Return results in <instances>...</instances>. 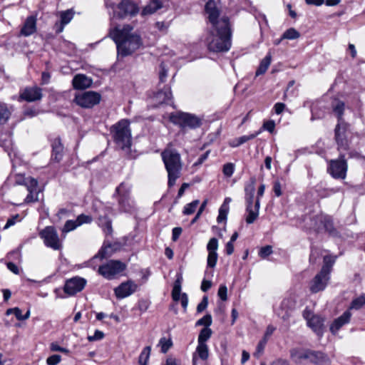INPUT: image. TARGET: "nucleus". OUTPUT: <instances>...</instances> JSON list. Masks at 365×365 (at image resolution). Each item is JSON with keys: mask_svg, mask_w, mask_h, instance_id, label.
Segmentation results:
<instances>
[{"mask_svg": "<svg viewBox=\"0 0 365 365\" xmlns=\"http://www.w3.org/2000/svg\"><path fill=\"white\" fill-rule=\"evenodd\" d=\"M199 202H200L198 200H195L192 201V202L187 204L184 207L183 214H185V215L192 214L195 211L197 205H199Z\"/></svg>", "mask_w": 365, "mask_h": 365, "instance_id": "37998d69", "label": "nucleus"}, {"mask_svg": "<svg viewBox=\"0 0 365 365\" xmlns=\"http://www.w3.org/2000/svg\"><path fill=\"white\" fill-rule=\"evenodd\" d=\"M133 29L132 26L125 25L110 31L109 36L116 44L118 56L125 57L131 55L143 45L140 35L133 32Z\"/></svg>", "mask_w": 365, "mask_h": 365, "instance_id": "f03ea898", "label": "nucleus"}, {"mask_svg": "<svg viewBox=\"0 0 365 365\" xmlns=\"http://www.w3.org/2000/svg\"><path fill=\"white\" fill-rule=\"evenodd\" d=\"M180 300L181 302L182 307L185 311L188 304L187 295L185 293H182L181 297L180 298Z\"/></svg>", "mask_w": 365, "mask_h": 365, "instance_id": "338daca9", "label": "nucleus"}, {"mask_svg": "<svg viewBox=\"0 0 365 365\" xmlns=\"http://www.w3.org/2000/svg\"><path fill=\"white\" fill-rule=\"evenodd\" d=\"M256 180L252 178L245 186V219L247 224H252L259 217L260 203L254 200Z\"/></svg>", "mask_w": 365, "mask_h": 365, "instance_id": "20e7f679", "label": "nucleus"}, {"mask_svg": "<svg viewBox=\"0 0 365 365\" xmlns=\"http://www.w3.org/2000/svg\"><path fill=\"white\" fill-rule=\"evenodd\" d=\"M52 158L56 162L61 160L63 158V146L59 138H55L52 142Z\"/></svg>", "mask_w": 365, "mask_h": 365, "instance_id": "a878e982", "label": "nucleus"}, {"mask_svg": "<svg viewBox=\"0 0 365 365\" xmlns=\"http://www.w3.org/2000/svg\"><path fill=\"white\" fill-rule=\"evenodd\" d=\"M165 365H182L180 361L176 359L169 357L167 359Z\"/></svg>", "mask_w": 365, "mask_h": 365, "instance_id": "774afa93", "label": "nucleus"}, {"mask_svg": "<svg viewBox=\"0 0 365 365\" xmlns=\"http://www.w3.org/2000/svg\"><path fill=\"white\" fill-rule=\"evenodd\" d=\"M337 146L339 145H337ZM348 148H349V147ZM337 149H339V147H337ZM348 150L349 149H347V150ZM338 150L340 153L339 158V159L331 160L329 161L328 171L334 178L345 179L348 165L345 160V155L343 152L346 151V150H341V151L339 150Z\"/></svg>", "mask_w": 365, "mask_h": 365, "instance_id": "6e6552de", "label": "nucleus"}, {"mask_svg": "<svg viewBox=\"0 0 365 365\" xmlns=\"http://www.w3.org/2000/svg\"><path fill=\"white\" fill-rule=\"evenodd\" d=\"M274 127L275 124L272 120L267 121L263 124V128L270 133H272L274 130Z\"/></svg>", "mask_w": 365, "mask_h": 365, "instance_id": "0e129e2a", "label": "nucleus"}, {"mask_svg": "<svg viewBox=\"0 0 365 365\" xmlns=\"http://www.w3.org/2000/svg\"><path fill=\"white\" fill-rule=\"evenodd\" d=\"M103 337H104V333L103 331H101L100 330H96L93 335L88 336V340L89 341H94L101 340Z\"/></svg>", "mask_w": 365, "mask_h": 365, "instance_id": "4d7b16f0", "label": "nucleus"}, {"mask_svg": "<svg viewBox=\"0 0 365 365\" xmlns=\"http://www.w3.org/2000/svg\"><path fill=\"white\" fill-rule=\"evenodd\" d=\"M212 317L210 314H206L202 318L200 319L197 322V326L204 325L205 327H209L212 324Z\"/></svg>", "mask_w": 365, "mask_h": 365, "instance_id": "de8ad7c7", "label": "nucleus"}, {"mask_svg": "<svg viewBox=\"0 0 365 365\" xmlns=\"http://www.w3.org/2000/svg\"><path fill=\"white\" fill-rule=\"evenodd\" d=\"M116 192L120 197L119 204L125 212H130L132 209V204L130 202V186L122 182L117 188Z\"/></svg>", "mask_w": 365, "mask_h": 365, "instance_id": "4468645a", "label": "nucleus"}, {"mask_svg": "<svg viewBox=\"0 0 365 365\" xmlns=\"http://www.w3.org/2000/svg\"><path fill=\"white\" fill-rule=\"evenodd\" d=\"M19 215H16L14 216H13L12 217L8 219L4 229V230H6L8 229L9 227L13 226L15 223H16V221L17 220H19Z\"/></svg>", "mask_w": 365, "mask_h": 365, "instance_id": "052dcab7", "label": "nucleus"}, {"mask_svg": "<svg viewBox=\"0 0 365 365\" xmlns=\"http://www.w3.org/2000/svg\"><path fill=\"white\" fill-rule=\"evenodd\" d=\"M39 235L41 238L43 240V242L46 247H51L54 250L61 249L62 245L54 227H46L40 232Z\"/></svg>", "mask_w": 365, "mask_h": 365, "instance_id": "9b49d317", "label": "nucleus"}, {"mask_svg": "<svg viewBox=\"0 0 365 365\" xmlns=\"http://www.w3.org/2000/svg\"><path fill=\"white\" fill-rule=\"evenodd\" d=\"M218 248V240L215 237L211 238L207 245V250L208 252H217V250Z\"/></svg>", "mask_w": 365, "mask_h": 365, "instance_id": "49530a36", "label": "nucleus"}, {"mask_svg": "<svg viewBox=\"0 0 365 365\" xmlns=\"http://www.w3.org/2000/svg\"><path fill=\"white\" fill-rule=\"evenodd\" d=\"M300 36L299 33L294 28H290L285 31L282 36V38L294 40Z\"/></svg>", "mask_w": 365, "mask_h": 365, "instance_id": "a19ab883", "label": "nucleus"}, {"mask_svg": "<svg viewBox=\"0 0 365 365\" xmlns=\"http://www.w3.org/2000/svg\"><path fill=\"white\" fill-rule=\"evenodd\" d=\"M36 31V19L35 16L27 17L21 30V34L24 36H29Z\"/></svg>", "mask_w": 365, "mask_h": 365, "instance_id": "b1692460", "label": "nucleus"}, {"mask_svg": "<svg viewBox=\"0 0 365 365\" xmlns=\"http://www.w3.org/2000/svg\"><path fill=\"white\" fill-rule=\"evenodd\" d=\"M78 226V225L76 220V221L68 220L66 222V224L64 225L62 232H68L72 231L74 229H76Z\"/></svg>", "mask_w": 365, "mask_h": 365, "instance_id": "8fccbe9b", "label": "nucleus"}, {"mask_svg": "<svg viewBox=\"0 0 365 365\" xmlns=\"http://www.w3.org/2000/svg\"><path fill=\"white\" fill-rule=\"evenodd\" d=\"M106 6L113 11L111 18L124 19L127 16H135L139 12L138 5L133 0H121L115 5L114 3L106 1Z\"/></svg>", "mask_w": 365, "mask_h": 365, "instance_id": "423d86ee", "label": "nucleus"}, {"mask_svg": "<svg viewBox=\"0 0 365 365\" xmlns=\"http://www.w3.org/2000/svg\"><path fill=\"white\" fill-rule=\"evenodd\" d=\"M11 115V111L4 103L0 104V124H4L7 122Z\"/></svg>", "mask_w": 365, "mask_h": 365, "instance_id": "e433bc0d", "label": "nucleus"}, {"mask_svg": "<svg viewBox=\"0 0 365 365\" xmlns=\"http://www.w3.org/2000/svg\"><path fill=\"white\" fill-rule=\"evenodd\" d=\"M309 361L317 365H329L330 359L323 352L310 350Z\"/></svg>", "mask_w": 365, "mask_h": 365, "instance_id": "4be33fe9", "label": "nucleus"}, {"mask_svg": "<svg viewBox=\"0 0 365 365\" xmlns=\"http://www.w3.org/2000/svg\"><path fill=\"white\" fill-rule=\"evenodd\" d=\"M344 107V103L341 101H335L332 103L333 111L338 118V123L335 128V140L340 151L341 150H347L349 148V142L346 135L349 125L344 122L342 118Z\"/></svg>", "mask_w": 365, "mask_h": 365, "instance_id": "39448f33", "label": "nucleus"}, {"mask_svg": "<svg viewBox=\"0 0 365 365\" xmlns=\"http://www.w3.org/2000/svg\"><path fill=\"white\" fill-rule=\"evenodd\" d=\"M272 253V247L267 245L260 249L259 255L261 258L264 259Z\"/></svg>", "mask_w": 365, "mask_h": 365, "instance_id": "864d4df0", "label": "nucleus"}, {"mask_svg": "<svg viewBox=\"0 0 365 365\" xmlns=\"http://www.w3.org/2000/svg\"><path fill=\"white\" fill-rule=\"evenodd\" d=\"M109 211L110 210L106 208L104 213L105 215H99L98 219L99 226L103 229V231L107 235H110L113 232L111 220L107 217V214Z\"/></svg>", "mask_w": 365, "mask_h": 365, "instance_id": "bb28decb", "label": "nucleus"}, {"mask_svg": "<svg viewBox=\"0 0 365 365\" xmlns=\"http://www.w3.org/2000/svg\"><path fill=\"white\" fill-rule=\"evenodd\" d=\"M217 252H208L207 266L212 268L215 267L217 264Z\"/></svg>", "mask_w": 365, "mask_h": 365, "instance_id": "09e8293b", "label": "nucleus"}, {"mask_svg": "<svg viewBox=\"0 0 365 365\" xmlns=\"http://www.w3.org/2000/svg\"><path fill=\"white\" fill-rule=\"evenodd\" d=\"M329 280V275L326 273H322V272L320 271L311 282L309 287L310 291L312 293H317L324 290L327 287Z\"/></svg>", "mask_w": 365, "mask_h": 365, "instance_id": "a211bd4d", "label": "nucleus"}, {"mask_svg": "<svg viewBox=\"0 0 365 365\" xmlns=\"http://www.w3.org/2000/svg\"><path fill=\"white\" fill-rule=\"evenodd\" d=\"M229 212V206L226 203H223L219 209V215L217 218V222L220 223L227 219Z\"/></svg>", "mask_w": 365, "mask_h": 365, "instance_id": "ea45409f", "label": "nucleus"}, {"mask_svg": "<svg viewBox=\"0 0 365 365\" xmlns=\"http://www.w3.org/2000/svg\"><path fill=\"white\" fill-rule=\"evenodd\" d=\"M195 354H197L198 356L202 360H206L209 356V349L208 346L206 344H198L196 348V351L193 355V365H195L196 361V356Z\"/></svg>", "mask_w": 365, "mask_h": 365, "instance_id": "c756f323", "label": "nucleus"}, {"mask_svg": "<svg viewBox=\"0 0 365 365\" xmlns=\"http://www.w3.org/2000/svg\"><path fill=\"white\" fill-rule=\"evenodd\" d=\"M126 264L119 260H110L98 267V272L107 279H113L123 272Z\"/></svg>", "mask_w": 365, "mask_h": 365, "instance_id": "9d476101", "label": "nucleus"}, {"mask_svg": "<svg viewBox=\"0 0 365 365\" xmlns=\"http://www.w3.org/2000/svg\"><path fill=\"white\" fill-rule=\"evenodd\" d=\"M272 56L268 53L261 61L259 68L256 71V76L264 73L271 63Z\"/></svg>", "mask_w": 365, "mask_h": 365, "instance_id": "473e14b6", "label": "nucleus"}, {"mask_svg": "<svg viewBox=\"0 0 365 365\" xmlns=\"http://www.w3.org/2000/svg\"><path fill=\"white\" fill-rule=\"evenodd\" d=\"M50 349L51 351H60L66 354H68L70 352V351L68 349L61 347L56 342H52L50 344Z\"/></svg>", "mask_w": 365, "mask_h": 365, "instance_id": "603ef678", "label": "nucleus"}, {"mask_svg": "<svg viewBox=\"0 0 365 365\" xmlns=\"http://www.w3.org/2000/svg\"><path fill=\"white\" fill-rule=\"evenodd\" d=\"M312 227L318 232L325 230L329 233L334 231L333 223L329 216L324 215H317L313 219Z\"/></svg>", "mask_w": 365, "mask_h": 365, "instance_id": "f3484780", "label": "nucleus"}, {"mask_svg": "<svg viewBox=\"0 0 365 365\" xmlns=\"http://www.w3.org/2000/svg\"><path fill=\"white\" fill-rule=\"evenodd\" d=\"M138 288V284L132 280L121 283L114 289V293L118 299L128 297L135 293Z\"/></svg>", "mask_w": 365, "mask_h": 365, "instance_id": "dca6fc26", "label": "nucleus"}, {"mask_svg": "<svg viewBox=\"0 0 365 365\" xmlns=\"http://www.w3.org/2000/svg\"><path fill=\"white\" fill-rule=\"evenodd\" d=\"M92 83V80L84 74L76 75L72 81L75 89H86L90 87Z\"/></svg>", "mask_w": 365, "mask_h": 365, "instance_id": "393cba45", "label": "nucleus"}, {"mask_svg": "<svg viewBox=\"0 0 365 365\" xmlns=\"http://www.w3.org/2000/svg\"><path fill=\"white\" fill-rule=\"evenodd\" d=\"M86 284V280L84 278L75 277L66 282L63 290L68 295L72 296L83 290Z\"/></svg>", "mask_w": 365, "mask_h": 365, "instance_id": "2eb2a0df", "label": "nucleus"}, {"mask_svg": "<svg viewBox=\"0 0 365 365\" xmlns=\"http://www.w3.org/2000/svg\"><path fill=\"white\" fill-rule=\"evenodd\" d=\"M58 16L60 17V21L56 22L54 25V29L56 34L63 32L66 25L69 24L73 19L74 11L73 9L59 11Z\"/></svg>", "mask_w": 365, "mask_h": 365, "instance_id": "6ab92c4d", "label": "nucleus"}, {"mask_svg": "<svg viewBox=\"0 0 365 365\" xmlns=\"http://www.w3.org/2000/svg\"><path fill=\"white\" fill-rule=\"evenodd\" d=\"M101 96L94 91H86L76 95L74 102L85 108H92L101 101Z\"/></svg>", "mask_w": 365, "mask_h": 365, "instance_id": "f8f14e48", "label": "nucleus"}, {"mask_svg": "<svg viewBox=\"0 0 365 365\" xmlns=\"http://www.w3.org/2000/svg\"><path fill=\"white\" fill-rule=\"evenodd\" d=\"M205 13L210 24L205 38L207 49L214 53L228 51L232 45V30L229 17L220 14V8L213 0L206 3Z\"/></svg>", "mask_w": 365, "mask_h": 365, "instance_id": "f257e3e1", "label": "nucleus"}, {"mask_svg": "<svg viewBox=\"0 0 365 365\" xmlns=\"http://www.w3.org/2000/svg\"><path fill=\"white\" fill-rule=\"evenodd\" d=\"M208 304V299L207 297H204L200 304L197 307V311L201 312L206 309Z\"/></svg>", "mask_w": 365, "mask_h": 365, "instance_id": "bf43d9fd", "label": "nucleus"}, {"mask_svg": "<svg viewBox=\"0 0 365 365\" xmlns=\"http://www.w3.org/2000/svg\"><path fill=\"white\" fill-rule=\"evenodd\" d=\"M303 317L307 320L308 326L319 336H322L324 329V319L318 315H314L310 310L306 309Z\"/></svg>", "mask_w": 365, "mask_h": 365, "instance_id": "ddd939ff", "label": "nucleus"}, {"mask_svg": "<svg viewBox=\"0 0 365 365\" xmlns=\"http://www.w3.org/2000/svg\"><path fill=\"white\" fill-rule=\"evenodd\" d=\"M130 123L126 119L120 120L114 125V139L122 149L129 148L131 145V133L129 128Z\"/></svg>", "mask_w": 365, "mask_h": 365, "instance_id": "0eeeda50", "label": "nucleus"}, {"mask_svg": "<svg viewBox=\"0 0 365 365\" xmlns=\"http://www.w3.org/2000/svg\"><path fill=\"white\" fill-rule=\"evenodd\" d=\"M351 313L349 310H346L342 315L334 319L330 326V331L332 334H336L338 331L350 321Z\"/></svg>", "mask_w": 365, "mask_h": 365, "instance_id": "aec40b11", "label": "nucleus"}, {"mask_svg": "<svg viewBox=\"0 0 365 365\" xmlns=\"http://www.w3.org/2000/svg\"><path fill=\"white\" fill-rule=\"evenodd\" d=\"M227 287L225 285H220V288L218 289L217 294H218L219 297L222 301H226L227 300Z\"/></svg>", "mask_w": 365, "mask_h": 365, "instance_id": "13d9d810", "label": "nucleus"}, {"mask_svg": "<svg viewBox=\"0 0 365 365\" xmlns=\"http://www.w3.org/2000/svg\"><path fill=\"white\" fill-rule=\"evenodd\" d=\"M150 351H151V348L149 346H145L143 349V351H141V353L139 356V359H138V363L140 365H148V362L150 355Z\"/></svg>", "mask_w": 365, "mask_h": 365, "instance_id": "4c0bfd02", "label": "nucleus"}, {"mask_svg": "<svg viewBox=\"0 0 365 365\" xmlns=\"http://www.w3.org/2000/svg\"><path fill=\"white\" fill-rule=\"evenodd\" d=\"M212 330L209 327L203 328L198 336L197 344H206V341L211 337Z\"/></svg>", "mask_w": 365, "mask_h": 365, "instance_id": "c9c22d12", "label": "nucleus"}, {"mask_svg": "<svg viewBox=\"0 0 365 365\" xmlns=\"http://www.w3.org/2000/svg\"><path fill=\"white\" fill-rule=\"evenodd\" d=\"M61 361V356L58 354H53L46 359V364L48 365H57Z\"/></svg>", "mask_w": 365, "mask_h": 365, "instance_id": "5fc2aeb1", "label": "nucleus"}, {"mask_svg": "<svg viewBox=\"0 0 365 365\" xmlns=\"http://www.w3.org/2000/svg\"><path fill=\"white\" fill-rule=\"evenodd\" d=\"M161 157L168 172V185L171 187L174 186L176 180L180 176L182 167L180 155L169 144L161 153Z\"/></svg>", "mask_w": 365, "mask_h": 365, "instance_id": "7ed1b4c3", "label": "nucleus"}, {"mask_svg": "<svg viewBox=\"0 0 365 365\" xmlns=\"http://www.w3.org/2000/svg\"><path fill=\"white\" fill-rule=\"evenodd\" d=\"M365 304V296L361 295L359 297L355 298L352 300L351 305L349 307L350 309H359Z\"/></svg>", "mask_w": 365, "mask_h": 365, "instance_id": "58836bf2", "label": "nucleus"}, {"mask_svg": "<svg viewBox=\"0 0 365 365\" xmlns=\"http://www.w3.org/2000/svg\"><path fill=\"white\" fill-rule=\"evenodd\" d=\"M163 7V4L159 0H150V1L143 9L142 16H147L154 14Z\"/></svg>", "mask_w": 365, "mask_h": 365, "instance_id": "cd10ccee", "label": "nucleus"}, {"mask_svg": "<svg viewBox=\"0 0 365 365\" xmlns=\"http://www.w3.org/2000/svg\"><path fill=\"white\" fill-rule=\"evenodd\" d=\"M76 222L78 225V226L84 224V223H90L92 222V217L89 215H80L77 219H76Z\"/></svg>", "mask_w": 365, "mask_h": 365, "instance_id": "6e6d98bb", "label": "nucleus"}, {"mask_svg": "<svg viewBox=\"0 0 365 365\" xmlns=\"http://www.w3.org/2000/svg\"><path fill=\"white\" fill-rule=\"evenodd\" d=\"M182 228L179 227H175L173 229L172 239L173 241H177L178 240L180 235L182 233Z\"/></svg>", "mask_w": 365, "mask_h": 365, "instance_id": "e2e57ef3", "label": "nucleus"}, {"mask_svg": "<svg viewBox=\"0 0 365 365\" xmlns=\"http://www.w3.org/2000/svg\"><path fill=\"white\" fill-rule=\"evenodd\" d=\"M158 345L161 348V351L165 354L172 346L173 342L170 339H166L163 337L160 339Z\"/></svg>", "mask_w": 365, "mask_h": 365, "instance_id": "79ce46f5", "label": "nucleus"}, {"mask_svg": "<svg viewBox=\"0 0 365 365\" xmlns=\"http://www.w3.org/2000/svg\"><path fill=\"white\" fill-rule=\"evenodd\" d=\"M234 171H235V164L234 163H227L223 165L222 173L226 177L230 178L233 175Z\"/></svg>", "mask_w": 365, "mask_h": 365, "instance_id": "c03bdc74", "label": "nucleus"}, {"mask_svg": "<svg viewBox=\"0 0 365 365\" xmlns=\"http://www.w3.org/2000/svg\"><path fill=\"white\" fill-rule=\"evenodd\" d=\"M29 194L24 200L25 203L34 202L38 200V190H28Z\"/></svg>", "mask_w": 365, "mask_h": 365, "instance_id": "a18cd8bd", "label": "nucleus"}, {"mask_svg": "<svg viewBox=\"0 0 365 365\" xmlns=\"http://www.w3.org/2000/svg\"><path fill=\"white\" fill-rule=\"evenodd\" d=\"M167 76H168V71L165 68L164 65L162 63L160 65V76H159L160 81L161 82H164L165 78H167Z\"/></svg>", "mask_w": 365, "mask_h": 365, "instance_id": "680f3d73", "label": "nucleus"}, {"mask_svg": "<svg viewBox=\"0 0 365 365\" xmlns=\"http://www.w3.org/2000/svg\"><path fill=\"white\" fill-rule=\"evenodd\" d=\"M259 132H257L253 134H250L248 135H243L235 139H233L230 142V145L233 148H236L240 146V145L247 142L248 140H252L256 138L259 135Z\"/></svg>", "mask_w": 365, "mask_h": 365, "instance_id": "7c9ffc66", "label": "nucleus"}, {"mask_svg": "<svg viewBox=\"0 0 365 365\" xmlns=\"http://www.w3.org/2000/svg\"><path fill=\"white\" fill-rule=\"evenodd\" d=\"M310 349L294 348L290 350V357L295 363H301L303 360H309Z\"/></svg>", "mask_w": 365, "mask_h": 365, "instance_id": "5701e85b", "label": "nucleus"}, {"mask_svg": "<svg viewBox=\"0 0 365 365\" xmlns=\"http://www.w3.org/2000/svg\"><path fill=\"white\" fill-rule=\"evenodd\" d=\"M110 249V245L103 247L98 253L93 257V259L101 258L104 259L110 256L108 250Z\"/></svg>", "mask_w": 365, "mask_h": 365, "instance_id": "3c124183", "label": "nucleus"}, {"mask_svg": "<svg viewBox=\"0 0 365 365\" xmlns=\"http://www.w3.org/2000/svg\"><path fill=\"white\" fill-rule=\"evenodd\" d=\"M336 260L335 257L327 255L324 257V265L322 267L321 271L322 273H326L327 274L329 275L331 267L333 264H334Z\"/></svg>", "mask_w": 365, "mask_h": 365, "instance_id": "72a5a7b5", "label": "nucleus"}, {"mask_svg": "<svg viewBox=\"0 0 365 365\" xmlns=\"http://www.w3.org/2000/svg\"><path fill=\"white\" fill-rule=\"evenodd\" d=\"M284 108L285 104L283 103H277L274 106V112L278 115L281 114Z\"/></svg>", "mask_w": 365, "mask_h": 365, "instance_id": "69168bd1", "label": "nucleus"}, {"mask_svg": "<svg viewBox=\"0 0 365 365\" xmlns=\"http://www.w3.org/2000/svg\"><path fill=\"white\" fill-rule=\"evenodd\" d=\"M170 120L173 123L180 125L181 128H190L192 129L198 128L201 125V120L195 115L178 112L172 113Z\"/></svg>", "mask_w": 365, "mask_h": 365, "instance_id": "1a4fd4ad", "label": "nucleus"}, {"mask_svg": "<svg viewBox=\"0 0 365 365\" xmlns=\"http://www.w3.org/2000/svg\"><path fill=\"white\" fill-rule=\"evenodd\" d=\"M16 183L25 185L27 190H38V181L33 178H23L22 180L18 179L16 180Z\"/></svg>", "mask_w": 365, "mask_h": 365, "instance_id": "2f4dec72", "label": "nucleus"}, {"mask_svg": "<svg viewBox=\"0 0 365 365\" xmlns=\"http://www.w3.org/2000/svg\"><path fill=\"white\" fill-rule=\"evenodd\" d=\"M181 284H182V277H178L173 285V288L172 290V297L173 299L175 302L180 300L181 297Z\"/></svg>", "mask_w": 365, "mask_h": 365, "instance_id": "f704fd0d", "label": "nucleus"}, {"mask_svg": "<svg viewBox=\"0 0 365 365\" xmlns=\"http://www.w3.org/2000/svg\"><path fill=\"white\" fill-rule=\"evenodd\" d=\"M20 97L28 102L40 100L42 98L41 89L38 87L26 88Z\"/></svg>", "mask_w": 365, "mask_h": 365, "instance_id": "412c9836", "label": "nucleus"}, {"mask_svg": "<svg viewBox=\"0 0 365 365\" xmlns=\"http://www.w3.org/2000/svg\"><path fill=\"white\" fill-rule=\"evenodd\" d=\"M172 99V93L169 88H165L163 91L158 92L155 96L154 100L158 104L169 103Z\"/></svg>", "mask_w": 365, "mask_h": 365, "instance_id": "c85d7f7f", "label": "nucleus"}]
</instances>
